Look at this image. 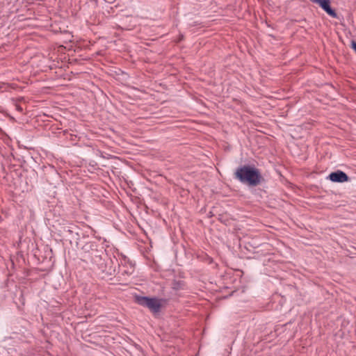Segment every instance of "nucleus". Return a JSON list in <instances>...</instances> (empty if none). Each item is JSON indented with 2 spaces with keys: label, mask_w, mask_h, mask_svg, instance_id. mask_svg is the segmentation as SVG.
<instances>
[{
  "label": "nucleus",
  "mask_w": 356,
  "mask_h": 356,
  "mask_svg": "<svg viewBox=\"0 0 356 356\" xmlns=\"http://www.w3.org/2000/svg\"><path fill=\"white\" fill-rule=\"evenodd\" d=\"M329 177H330V180L334 182L342 183V182L347 181L349 179L348 175L345 172L340 171V170H337V172H332L329 175Z\"/></svg>",
  "instance_id": "20e7f679"
},
{
  "label": "nucleus",
  "mask_w": 356,
  "mask_h": 356,
  "mask_svg": "<svg viewBox=\"0 0 356 356\" xmlns=\"http://www.w3.org/2000/svg\"><path fill=\"white\" fill-rule=\"evenodd\" d=\"M96 244L94 242L89 241L86 243V244L82 247V250L84 252H90L96 250Z\"/></svg>",
  "instance_id": "39448f33"
},
{
  "label": "nucleus",
  "mask_w": 356,
  "mask_h": 356,
  "mask_svg": "<svg viewBox=\"0 0 356 356\" xmlns=\"http://www.w3.org/2000/svg\"><path fill=\"white\" fill-rule=\"evenodd\" d=\"M351 47L353 48V49H354V51L356 52V42L353 40L351 42Z\"/></svg>",
  "instance_id": "423d86ee"
},
{
  "label": "nucleus",
  "mask_w": 356,
  "mask_h": 356,
  "mask_svg": "<svg viewBox=\"0 0 356 356\" xmlns=\"http://www.w3.org/2000/svg\"><path fill=\"white\" fill-rule=\"evenodd\" d=\"M124 263L121 262V265H122V266H126V265H127V263H126V259H125V258L124 259Z\"/></svg>",
  "instance_id": "6e6552de"
},
{
  "label": "nucleus",
  "mask_w": 356,
  "mask_h": 356,
  "mask_svg": "<svg viewBox=\"0 0 356 356\" xmlns=\"http://www.w3.org/2000/svg\"><path fill=\"white\" fill-rule=\"evenodd\" d=\"M235 178L242 183L256 186L260 184L262 177L259 170L250 165L238 168L234 173Z\"/></svg>",
  "instance_id": "f257e3e1"
},
{
  "label": "nucleus",
  "mask_w": 356,
  "mask_h": 356,
  "mask_svg": "<svg viewBox=\"0 0 356 356\" xmlns=\"http://www.w3.org/2000/svg\"><path fill=\"white\" fill-rule=\"evenodd\" d=\"M16 108H17V109L18 111H22V108L20 106L17 105V106H16Z\"/></svg>",
  "instance_id": "0eeeda50"
},
{
  "label": "nucleus",
  "mask_w": 356,
  "mask_h": 356,
  "mask_svg": "<svg viewBox=\"0 0 356 356\" xmlns=\"http://www.w3.org/2000/svg\"><path fill=\"white\" fill-rule=\"evenodd\" d=\"M134 299L138 304L147 307L152 312L156 313L160 310L163 301L156 298H149L145 296H135Z\"/></svg>",
  "instance_id": "f03ea898"
},
{
  "label": "nucleus",
  "mask_w": 356,
  "mask_h": 356,
  "mask_svg": "<svg viewBox=\"0 0 356 356\" xmlns=\"http://www.w3.org/2000/svg\"><path fill=\"white\" fill-rule=\"evenodd\" d=\"M313 3L319 4V6L331 17H337V13L331 8L330 0H310Z\"/></svg>",
  "instance_id": "7ed1b4c3"
}]
</instances>
